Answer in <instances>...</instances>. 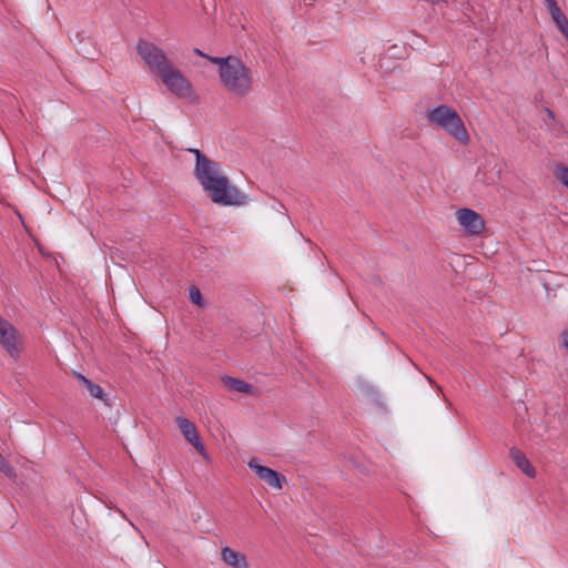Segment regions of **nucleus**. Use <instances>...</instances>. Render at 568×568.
<instances>
[{
    "label": "nucleus",
    "mask_w": 568,
    "mask_h": 568,
    "mask_svg": "<svg viewBox=\"0 0 568 568\" xmlns=\"http://www.w3.org/2000/svg\"><path fill=\"white\" fill-rule=\"evenodd\" d=\"M187 151L195 158L194 178L213 203L223 206H240L246 203V195L231 184L219 162L199 149L191 148Z\"/></svg>",
    "instance_id": "1"
},
{
    "label": "nucleus",
    "mask_w": 568,
    "mask_h": 568,
    "mask_svg": "<svg viewBox=\"0 0 568 568\" xmlns=\"http://www.w3.org/2000/svg\"><path fill=\"white\" fill-rule=\"evenodd\" d=\"M136 51L150 70L156 72L172 93L183 99L194 95L191 82L172 64L161 48L152 42L140 40Z\"/></svg>",
    "instance_id": "2"
},
{
    "label": "nucleus",
    "mask_w": 568,
    "mask_h": 568,
    "mask_svg": "<svg viewBox=\"0 0 568 568\" xmlns=\"http://www.w3.org/2000/svg\"><path fill=\"white\" fill-rule=\"evenodd\" d=\"M207 60L217 65L222 87L230 94L237 98L247 97L254 88L256 72L235 55L207 57Z\"/></svg>",
    "instance_id": "3"
},
{
    "label": "nucleus",
    "mask_w": 568,
    "mask_h": 568,
    "mask_svg": "<svg viewBox=\"0 0 568 568\" xmlns=\"http://www.w3.org/2000/svg\"><path fill=\"white\" fill-rule=\"evenodd\" d=\"M428 121L447 131L462 144L469 143V135L459 114L452 108L442 104L428 112Z\"/></svg>",
    "instance_id": "4"
},
{
    "label": "nucleus",
    "mask_w": 568,
    "mask_h": 568,
    "mask_svg": "<svg viewBox=\"0 0 568 568\" xmlns=\"http://www.w3.org/2000/svg\"><path fill=\"white\" fill-rule=\"evenodd\" d=\"M0 345L11 358L14 361L20 358L22 342L19 332L2 316H0Z\"/></svg>",
    "instance_id": "5"
},
{
    "label": "nucleus",
    "mask_w": 568,
    "mask_h": 568,
    "mask_svg": "<svg viewBox=\"0 0 568 568\" xmlns=\"http://www.w3.org/2000/svg\"><path fill=\"white\" fill-rule=\"evenodd\" d=\"M247 465L252 470H254L256 476L261 480H263L265 484H267L270 487L277 489V490L283 488V484L286 481V478L281 473H278L270 467L260 465L257 458H252L247 463Z\"/></svg>",
    "instance_id": "6"
},
{
    "label": "nucleus",
    "mask_w": 568,
    "mask_h": 568,
    "mask_svg": "<svg viewBox=\"0 0 568 568\" xmlns=\"http://www.w3.org/2000/svg\"><path fill=\"white\" fill-rule=\"evenodd\" d=\"M456 217L460 226L470 235H478L485 229V222L480 214L471 209H459L456 212Z\"/></svg>",
    "instance_id": "7"
},
{
    "label": "nucleus",
    "mask_w": 568,
    "mask_h": 568,
    "mask_svg": "<svg viewBox=\"0 0 568 568\" xmlns=\"http://www.w3.org/2000/svg\"><path fill=\"white\" fill-rule=\"evenodd\" d=\"M175 423L184 438L196 449V452L203 457H207L205 446L200 439L195 424L183 416H178L175 418Z\"/></svg>",
    "instance_id": "8"
},
{
    "label": "nucleus",
    "mask_w": 568,
    "mask_h": 568,
    "mask_svg": "<svg viewBox=\"0 0 568 568\" xmlns=\"http://www.w3.org/2000/svg\"><path fill=\"white\" fill-rule=\"evenodd\" d=\"M221 559L225 565L232 568H248L246 557L229 546L222 548Z\"/></svg>",
    "instance_id": "9"
},
{
    "label": "nucleus",
    "mask_w": 568,
    "mask_h": 568,
    "mask_svg": "<svg viewBox=\"0 0 568 568\" xmlns=\"http://www.w3.org/2000/svg\"><path fill=\"white\" fill-rule=\"evenodd\" d=\"M509 456L516 466L528 477L534 478L536 476V469L530 464L526 455L518 448L511 447L509 450Z\"/></svg>",
    "instance_id": "10"
},
{
    "label": "nucleus",
    "mask_w": 568,
    "mask_h": 568,
    "mask_svg": "<svg viewBox=\"0 0 568 568\" xmlns=\"http://www.w3.org/2000/svg\"><path fill=\"white\" fill-rule=\"evenodd\" d=\"M355 385H356L358 393L362 396H364L373 402L379 400L381 394H379L378 389L367 379L359 377L355 381Z\"/></svg>",
    "instance_id": "11"
},
{
    "label": "nucleus",
    "mask_w": 568,
    "mask_h": 568,
    "mask_svg": "<svg viewBox=\"0 0 568 568\" xmlns=\"http://www.w3.org/2000/svg\"><path fill=\"white\" fill-rule=\"evenodd\" d=\"M222 381H223L224 385L233 392L243 393V394L252 393L253 386L245 383L244 381L233 378L230 376L222 377Z\"/></svg>",
    "instance_id": "12"
},
{
    "label": "nucleus",
    "mask_w": 568,
    "mask_h": 568,
    "mask_svg": "<svg viewBox=\"0 0 568 568\" xmlns=\"http://www.w3.org/2000/svg\"><path fill=\"white\" fill-rule=\"evenodd\" d=\"M74 375H75L77 379L80 381L87 387L89 394L93 398L102 399L103 389L101 386H99L98 384H94L93 382H91L90 379H88L85 376H83L80 373H75Z\"/></svg>",
    "instance_id": "13"
},
{
    "label": "nucleus",
    "mask_w": 568,
    "mask_h": 568,
    "mask_svg": "<svg viewBox=\"0 0 568 568\" xmlns=\"http://www.w3.org/2000/svg\"><path fill=\"white\" fill-rule=\"evenodd\" d=\"M544 4L550 13L552 21L564 16L556 0H544Z\"/></svg>",
    "instance_id": "14"
},
{
    "label": "nucleus",
    "mask_w": 568,
    "mask_h": 568,
    "mask_svg": "<svg viewBox=\"0 0 568 568\" xmlns=\"http://www.w3.org/2000/svg\"><path fill=\"white\" fill-rule=\"evenodd\" d=\"M0 471H2L8 477H14L16 471L11 464L0 454Z\"/></svg>",
    "instance_id": "15"
},
{
    "label": "nucleus",
    "mask_w": 568,
    "mask_h": 568,
    "mask_svg": "<svg viewBox=\"0 0 568 568\" xmlns=\"http://www.w3.org/2000/svg\"><path fill=\"white\" fill-rule=\"evenodd\" d=\"M556 176L560 183L568 189V168L565 165H558L556 170Z\"/></svg>",
    "instance_id": "16"
},
{
    "label": "nucleus",
    "mask_w": 568,
    "mask_h": 568,
    "mask_svg": "<svg viewBox=\"0 0 568 568\" xmlns=\"http://www.w3.org/2000/svg\"><path fill=\"white\" fill-rule=\"evenodd\" d=\"M190 300L195 305H199V306L204 305L202 294H201L200 290L195 286H192L190 288Z\"/></svg>",
    "instance_id": "17"
},
{
    "label": "nucleus",
    "mask_w": 568,
    "mask_h": 568,
    "mask_svg": "<svg viewBox=\"0 0 568 568\" xmlns=\"http://www.w3.org/2000/svg\"><path fill=\"white\" fill-rule=\"evenodd\" d=\"M559 31L568 39V19L564 14L562 17L554 21Z\"/></svg>",
    "instance_id": "18"
},
{
    "label": "nucleus",
    "mask_w": 568,
    "mask_h": 568,
    "mask_svg": "<svg viewBox=\"0 0 568 568\" xmlns=\"http://www.w3.org/2000/svg\"><path fill=\"white\" fill-rule=\"evenodd\" d=\"M560 336H561L562 346L568 352V329H564Z\"/></svg>",
    "instance_id": "19"
},
{
    "label": "nucleus",
    "mask_w": 568,
    "mask_h": 568,
    "mask_svg": "<svg viewBox=\"0 0 568 568\" xmlns=\"http://www.w3.org/2000/svg\"><path fill=\"white\" fill-rule=\"evenodd\" d=\"M193 52H194L196 55L203 57V58H205V59H207V57H209L207 54H205L204 52H202V51H201L200 49H197V48H195V49L193 50Z\"/></svg>",
    "instance_id": "20"
},
{
    "label": "nucleus",
    "mask_w": 568,
    "mask_h": 568,
    "mask_svg": "<svg viewBox=\"0 0 568 568\" xmlns=\"http://www.w3.org/2000/svg\"><path fill=\"white\" fill-rule=\"evenodd\" d=\"M549 119L555 120V113L550 109H546Z\"/></svg>",
    "instance_id": "21"
},
{
    "label": "nucleus",
    "mask_w": 568,
    "mask_h": 568,
    "mask_svg": "<svg viewBox=\"0 0 568 568\" xmlns=\"http://www.w3.org/2000/svg\"><path fill=\"white\" fill-rule=\"evenodd\" d=\"M426 379L428 381V383H429L430 385H434V384H435V382H434V379H433L432 377L426 376Z\"/></svg>",
    "instance_id": "22"
},
{
    "label": "nucleus",
    "mask_w": 568,
    "mask_h": 568,
    "mask_svg": "<svg viewBox=\"0 0 568 568\" xmlns=\"http://www.w3.org/2000/svg\"><path fill=\"white\" fill-rule=\"evenodd\" d=\"M436 389H437L438 392H442V387H440V386H438V385H436Z\"/></svg>",
    "instance_id": "23"
}]
</instances>
